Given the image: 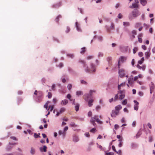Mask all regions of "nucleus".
I'll use <instances>...</instances> for the list:
<instances>
[{"label": "nucleus", "mask_w": 155, "mask_h": 155, "mask_svg": "<svg viewBox=\"0 0 155 155\" xmlns=\"http://www.w3.org/2000/svg\"><path fill=\"white\" fill-rule=\"evenodd\" d=\"M78 62L83 64V67L84 69V71L86 72L90 73L91 72L94 73L96 72L97 65L93 63H90V68H89L87 65L86 64V61H85L80 59L78 61Z\"/></svg>", "instance_id": "1"}, {"label": "nucleus", "mask_w": 155, "mask_h": 155, "mask_svg": "<svg viewBox=\"0 0 155 155\" xmlns=\"http://www.w3.org/2000/svg\"><path fill=\"white\" fill-rule=\"evenodd\" d=\"M95 90H91L89 91L88 93H86L84 94V96L85 97L84 100L85 101H87L89 99L92 98V94L93 93L95 92Z\"/></svg>", "instance_id": "2"}, {"label": "nucleus", "mask_w": 155, "mask_h": 155, "mask_svg": "<svg viewBox=\"0 0 155 155\" xmlns=\"http://www.w3.org/2000/svg\"><path fill=\"white\" fill-rule=\"evenodd\" d=\"M118 94L119 95L118 99L121 101L125 97V91L124 90L118 91Z\"/></svg>", "instance_id": "3"}, {"label": "nucleus", "mask_w": 155, "mask_h": 155, "mask_svg": "<svg viewBox=\"0 0 155 155\" xmlns=\"http://www.w3.org/2000/svg\"><path fill=\"white\" fill-rule=\"evenodd\" d=\"M43 95L42 92L41 91H38V92L37 96L35 98L36 101L40 102L41 100Z\"/></svg>", "instance_id": "4"}, {"label": "nucleus", "mask_w": 155, "mask_h": 155, "mask_svg": "<svg viewBox=\"0 0 155 155\" xmlns=\"http://www.w3.org/2000/svg\"><path fill=\"white\" fill-rule=\"evenodd\" d=\"M126 71L123 68L119 69L118 74L120 78H123L124 77L125 75Z\"/></svg>", "instance_id": "5"}, {"label": "nucleus", "mask_w": 155, "mask_h": 155, "mask_svg": "<svg viewBox=\"0 0 155 155\" xmlns=\"http://www.w3.org/2000/svg\"><path fill=\"white\" fill-rule=\"evenodd\" d=\"M132 14L133 17L136 18L139 16L141 13L140 11L137 9H135L132 12Z\"/></svg>", "instance_id": "6"}, {"label": "nucleus", "mask_w": 155, "mask_h": 155, "mask_svg": "<svg viewBox=\"0 0 155 155\" xmlns=\"http://www.w3.org/2000/svg\"><path fill=\"white\" fill-rule=\"evenodd\" d=\"M15 144L16 143H15L9 142L7 146L6 147V150L8 151L10 150L13 147V145Z\"/></svg>", "instance_id": "7"}, {"label": "nucleus", "mask_w": 155, "mask_h": 155, "mask_svg": "<svg viewBox=\"0 0 155 155\" xmlns=\"http://www.w3.org/2000/svg\"><path fill=\"white\" fill-rule=\"evenodd\" d=\"M119 113V111L115 110H113L111 114V116L113 117H115Z\"/></svg>", "instance_id": "8"}, {"label": "nucleus", "mask_w": 155, "mask_h": 155, "mask_svg": "<svg viewBox=\"0 0 155 155\" xmlns=\"http://www.w3.org/2000/svg\"><path fill=\"white\" fill-rule=\"evenodd\" d=\"M62 5V4L61 2H59L52 5L51 6V8H57L61 6Z\"/></svg>", "instance_id": "9"}, {"label": "nucleus", "mask_w": 155, "mask_h": 155, "mask_svg": "<svg viewBox=\"0 0 155 155\" xmlns=\"http://www.w3.org/2000/svg\"><path fill=\"white\" fill-rule=\"evenodd\" d=\"M75 26L77 30L79 32H81L82 30L81 28L80 25L78 23L77 21H76L75 23Z\"/></svg>", "instance_id": "10"}, {"label": "nucleus", "mask_w": 155, "mask_h": 155, "mask_svg": "<svg viewBox=\"0 0 155 155\" xmlns=\"http://www.w3.org/2000/svg\"><path fill=\"white\" fill-rule=\"evenodd\" d=\"M65 110V108L64 107H62L59 111L57 112L56 114V117L58 116L60 114L64 112Z\"/></svg>", "instance_id": "11"}, {"label": "nucleus", "mask_w": 155, "mask_h": 155, "mask_svg": "<svg viewBox=\"0 0 155 155\" xmlns=\"http://www.w3.org/2000/svg\"><path fill=\"white\" fill-rule=\"evenodd\" d=\"M72 140L74 142L77 143L79 141V139L78 136L74 134L73 135Z\"/></svg>", "instance_id": "12"}, {"label": "nucleus", "mask_w": 155, "mask_h": 155, "mask_svg": "<svg viewBox=\"0 0 155 155\" xmlns=\"http://www.w3.org/2000/svg\"><path fill=\"white\" fill-rule=\"evenodd\" d=\"M134 102L135 103L134 106V109L135 110H137L138 109L139 103L136 100H134Z\"/></svg>", "instance_id": "13"}, {"label": "nucleus", "mask_w": 155, "mask_h": 155, "mask_svg": "<svg viewBox=\"0 0 155 155\" xmlns=\"http://www.w3.org/2000/svg\"><path fill=\"white\" fill-rule=\"evenodd\" d=\"M131 79L133 80V78H129L128 79V81L131 87H133L134 85V84L133 81H132Z\"/></svg>", "instance_id": "14"}, {"label": "nucleus", "mask_w": 155, "mask_h": 155, "mask_svg": "<svg viewBox=\"0 0 155 155\" xmlns=\"http://www.w3.org/2000/svg\"><path fill=\"white\" fill-rule=\"evenodd\" d=\"M36 153V150L35 148L33 147L31 148L30 150V153L31 155H34Z\"/></svg>", "instance_id": "15"}, {"label": "nucleus", "mask_w": 155, "mask_h": 155, "mask_svg": "<svg viewBox=\"0 0 155 155\" xmlns=\"http://www.w3.org/2000/svg\"><path fill=\"white\" fill-rule=\"evenodd\" d=\"M126 57L123 56H121L120 58H119L118 61H120V62L123 63L126 60Z\"/></svg>", "instance_id": "16"}, {"label": "nucleus", "mask_w": 155, "mask_h": 155, "mask_svg": "<svg viewBox=\"0 0 155 155\" xmlns=\"http://www.w3.org/2000/svg\"><path fill=\"white\" fill-rule=\"evenodd\" d=\"M68 72L72 75H74L76 74L75 72L73 71L72 69L70 67L68 68Z\"/></svg>", "instance_id": "17"}, {"label": "nucleus", "mask_w": 155, "mask_h": 155, "mask_svg": "<svg viewBox=\"0 0 155 155\" xmlns=\"http://www.w3.org/2000/svg\"><path fill=\"white\" fill-rule=\"evenodd\" d=\"M68 103V101L66 99H64L62 100L61 102V104L62 105L64 106L66 105Z\"/></svg>", "instance_id": "18"}, {"label": "nucleus", "mask_w": 155, "mask_h": 155, "mask_svg": "<svg viewBox=\"0 0 155 155\" xmlns=\"http://www.w3.org/2000/svg\"><path fill=\"white\" fill-rule=\"evenodd\" d=\"M138 5L137 3H133L132 4V5H130L129 7L131 8H138Z\"/></svg>", "instance_id": "19"}, {"label": "nucleus", "mask_w": 155, "mask_h": 155, "mask_svg": "<svg viewBox=\"0 0 155 155\" xmlns=\"http://www.w3.org/2000/svg\"><path fill=\"white\" fill-rule=\"evenodd\" d=\"M47 147L45 145L43 146V147H40L39 148L40 151L42 152L43 151H44L45 152L47 151Z\"/></svg>", "instance_id": "20"}, {"label": "nucleus", "mask_w": 155, "mask_h": 155, "mask_svg": "<svg viewBox=\"0 0 155 155\" xmlns=\"http://www.w3.org/2000/svg\"><path fill=\"white\" fill-rule=\"evenodd\" d=\"M140 3L143 6H145L147 3V0H140Z\"/></svg>", "instance_id": "21"}, {"label": "nucleus", "mask_w": 155, "mask_h": 155, "mask_svg": "<svg viewBox=\"0 0 155 155\" xmlns=\"http://www.w3.org/2000/svg\"><path fill=\"white\" fill-rule=\"evenodd\" d=\"M130 146L131 148L133 149L136 148L138 147L137 144L134 143H131Z\"/></svg>", "instance_id": "22"}, {"label": "nucleus", "mask_w": 155, "mask_h": 155, "mask_svg": "<svg viewBox=\"0 0 155 155\" xmlns=\"http://www.w3.org/2000/svg\"><path fill=\"white\" fill-rule=\"evenodd\" d=\"M150 89L151 90H153L155 88V86L154 84L152 82H151L150 84L149 85Z\"/></svg>", "instance_id": "23"}, {"label": "nucleus", "mask_w": 155, "mask_h": 155, "mask_svg": "<svg viewBox=\"0 0 155 155\" xmlns=\"http://www.w3.org/2000/svg\"><path fill=\"white\" fill-rule=\"evenodd\" d=\"M94 101V100L92 99H91L88 102V105L89 107H91L93 104H92L93 102Z\"/></svg>", "instance_id": "24"}, {"label": "nucleus", "mask_w": 155, "mask_h": 155, "mask_svg": "<svg viewBox=\"0 0 155 155\" xmlns=\"http://www.w3.org/2000/svg\"><path fill=\"white\" fill-rule=\"evenodd\" d=\"M58 134L59 135H63V137H64L65 134H66V132H65L64 131H61V130H59L58 132Z\"/></svg>", "instance_id": "25"}, {"label": "nucleus", "mask_w": 155, "mask_h": 155, "mask_svg": "<svg viewBox=\"0 0 155 155\" xmlns=\"http://www.w3.org/2000/svg\"><path fill=\"white\" fill-rule=\"evenodd\" d=\"M122 107L121 105H118L115 107V110L119 111L121 109Z\"/></svg>", "instance_id": "26"}, {"label": "nucleus", "mask_w": 155, "mask_h": 155, "mask_svg": "<svg viewBox=\"0 0 155 155\" xmlns=\"http://www.w3.org/2000/svg\"><path fill=\"white\" fill-rule=\"evenodd\" d=\"M80 104L78 103H76L75 106V108L76 111L77 112L79 111L80 107Z\"/></svg>", "instance_id": "27"}, {"label": "nucleus", "mask_w": 155, "mask_h": 155, "mask_svg": "<svg viewBox=\"0 0 155 155\" xmlns=\"http://www.w3.org/2000/svg\"><path fill=\"white\" fill-rule=\"evenodd\" d=\"M66 56L67 57L71 58H73L74 57V54H66Z\"/></svg>", "instance_id": "28"}, {"label": "nucleus", "mask_w": 155, "mask_h": 155, "mask_svg": "<svg viewBox=\"0 0 155 155\" xmlns=\"http://www.w3.org/2000/svg\"><path fill=\"white\" fill-rule=\"evenodd\" d=\"M104 54L103 52L100 51L97 54V57L99 58L101 57H102L104 56Z\"/></svg>", "instance_id": "29"}, {"label": "nucleus", "mask_w": 155, "mask_h": 155, "mask_svg": "<svg viewBox=\"0 0 155 155\" xmlns=\"http://www.w3.org/2000/svg\"><path fill=\"white\" fill-rule=\"evenodd\" d=\"M150 53L148 52H146L145 53V56L146 58L148 59L150 55Z\"/></svg>", "instance_id": "30"}, {"label": "nucleus", "mask_w": 155, "mask_h": 155, "mask_svg": "<svg viewBox=\"0 0 155 155\" xmlns=\"http://www.w3.org/2000/svg\"><path fill=\"white\" fill-rule=\"evenodd\" d=\"M83 91H78L76 92V95L78 96L83 94Z\"/></svg>", "instance_id": "31"}, {"label": "nucleus", "mask_w": 155, "mask_h": 155, "mask_svg": "<svg viewBox=\"0 0 155 155\" xmlns=\"http://www.w3.org/2000/svg\"><path fill=\"white\" fill-rule=\"evenodd\" d=\"M119 141V143L118 144V146L119 147H121L122 146V143H123V140L121 138L120 139H119L118 140Z\"/></svg>", "instance_id": "32"}, {"label": "nucleus", "mask_w": 155, "mask_h": 155, "mask_svg": "<svg viewBox=\"0 0 155 155\" xmlns=\"http://www.w3.org/2000/svg\"><path fill=\"white\" fill-rule=\"evenodd\" d=\"M96 144L97 145V147L98 148H99L101 150H104V149L102 146L100 145L98 143H96Z\"/></svg>", "instance_id": "33"}, {"label": "nucleus", "mask_w": 155, "mask_h": 155, "mask_svg": "<svg viewBox=\"0 0 155 155\" xmlns=\"http://www.w3.org/2000/svg\"><path fill=\"white\" fill-rule=\"evenodd\" d=\"M70 126L72 127H77V125L75 123L73 122H71L70 124Z\"/></svg>", "instance_id": "34"}, {"label": "nucleus", "mask_w": 155, "mask_h": 155, "mask_svg": "<svg viewBox=\"0 0 155 155\" xmlns=\"http://www.w3.org/2000/svg\"><path fill=\"white\" fill-rule=\"evenodd\" d=\"M40 134V133L37 134V133H35L34 134V136L35 138H40L41 137L39 135Z\"/></svg>", "instance_id": "35"}, {"label": "nucleus", "mask_w": 155, "mask_h": 155, "mask_svg": "<svg viewBox=\"0 0 155 155\" xmlns=\"http://www.w3.org/2000/svg\"><path fill=\"white\" fill-rule=\"evenodd\" d=\"M123 25L126 26H130V23L128 22H123Z\"/></svg>", "instance_id": "36"}, {"label": "nucleus", "mask_w": 155, "mask_h": 155, "mask_svg": "<svg viewBox=\"0 0 155 155\" xmlns=\"http://www.w3.org/2000/svg\"><path fill=\"white\" fill-rule=\"evenodd\" d=\"M119 98V95L118 94V93L117 94H116L115 95V97L114 99V101H116Z\"/></svg>", "instance_id": "37"}, {"label": "nucleus", "mask_w": 155, "mask_h": 155, "mask_svg": "<svg viewBox=\"0 0 155 155\" xmlns=\"http://www.w3.org/2000/svg\"><path fill=\"white\" fill-rule=\"evenodd\" d=\"M81 51H80L81 54H83L85 51V47L82 48H81Z\"/></svg>", "instance_id": "38"}, {"label": "nucleus", "mask_w": 155, "mask_h": 155, "mask_svg": "<svg viewBox=\"0 0 155 155\" xmlns=\"http://www.w3.org/2000/svg\"><path fill=\"white\" fill-rule=\"evenodd\" d=\"M67 88L69 90H70L71 89L72 87V85L71 84H69L67 85Z\"/></svg>", "instance_id": "39"}, {"label": "nucleus", "mask_w": 155, "mask_h": 155, "mask_svg": "<svg viewBox=\"0 0 155 155\" xmlns=\"http://www.w3.org/2000/svg\"><path fill=\"white\" fill-rule=\"evenodd\" d=\"M62 17V16L61 15H58L56 18L55 19V21L57 22L58 23L59 21V19H58L59 18H61Z\"/></svg>", "instance_id": "40"}, {"label": "nucleus", "mask_w": 155, "mask_h": 155, "mask_svg": "<svg viewBox=\"0 0 155 155\" xmlns=\"http://www.w3.org/2000/svg\"><path fill=\"white\" fill-rule=\"evenodd\" d=\"M81 83L82 84H84L85 85H87V82L85 81L84 80H81L80 81Z\"/></svg>", "instance_id": "41"}, {"label": "nucleus", "mask_w": 155, "mask_h": 155, "mask_svg": "<svg viewBox=\"0 0 155 155\" xmlns=\"http://www.w3.org/2000/svg\"><path fill=\"white\" fill-rule=\"evenodd\" d=\"M141 133L139 131L136 134L135 137L136 138H137L140 137V136L141 135Z\"/></svg>", "instance_id": "42"}, {"label": "nucleus", "mask_w": 155, "mask_h": 155, "mask_svg": "<svg viewBox=\"0 0 155 155\" xmlns=\"http://www.w3.org/2000/svg\"><path fill=\"white\" fill-rule=\"evenodd\" d=\"M97 38L98 41H101L103 40V37L101 36H98Z\"/></svg>", "instance_id": "43"}, {"label": "nucleus", "mask_w": 155, "mask_h": 155, "mask_svg": "<svg viewBox=\"0 0 155 155\" xmlns=\"http://www.w3.org/2000/svg\"><path fill=\"white\" fill-rule=\"evenodd\" d=\"M64 65L62 63H60L58 65H56L57 67L60 68H61L63 67Z\"/></svg>", "instance_id": "44"}, {"label": "nucleus", "mask_w": 155, "mask_h": 155, "mask_svg": "<svg viewBox=\"0 0 155 155\" xmlns=\"http://www.w3.org/2000/svg\"><path fill=\"white\" fill-rule=\"evenodd\" d=\"M127 103V100L126 99H124L122 102V104L123 105H126Z\"/></svg>", "instance_id": "45"}, {"label": "nucleus", "mask_w": 155, "mask_h": 155, "mask_svg": "<svg viewBox=\"0 0 155 155\" xmlns=\"http://www.w3.org/2000/svg\"><path fill=\"white\" fill-rule=\"evenodd\" d=\"M46 81V80L45 78H42L41 79V82L44 85V84L45 83Z\"/></svg>", "instance_id": "46"}, {"label": "nucleus", "mask_w": 155, "mask_h": 155, "mask_svg": "<svg viewBox=\"0 0 155 155\" xmlns=\"http://www.w3.org/2000/svg\"><path fill=\"white\" fill-rule=\"evenodd\" d=\"M67 97L68 99L70 101H71L72 100L71 99V95L69 94H68L67 96Z\"/></svg>", "instance_id": "47"}, {"label": "nucleus", "mask_w": 155, "mask_h": 155, "mask_svg": "<svg viewBox=\"0 0 155 155\" xmlns=\"http://www.w3.org/2000/svg\"><path fill=\"white\" fill-rule=\"evenodd\" d=\"M138 50V48L137 47H134V49H133V53L134 54H135L136 53V51H137Z\"/></svg>", "instance_id": "48"}, {"label": "nucleus", "mask_w": 155, "mask_h": 155, "mask_svg": "<svg viewBox=\"0 0 155 155\" xmlns=\"http://www.w3.org/2000/svg\"><path fill=\"white\" fill-rule=\"evenodd\" d=\"M94 58V56L92 55L88 56L86 58V59L87 60H90L93 59Z\"/></svg>", "instance_id": "49"}, {"label": "nucleus", "mask_w": 155, "mask_h": 155, "mask_svg": "<svg viewBox=\"0 0 155 155\" xmlns=\"http://www.w3.org/2000/svg\"><path fill=\"white\" fill-rule=\"evenodd\" d=\"M22 98H21V97H18L17 98V103H18V104L20 102H21V101H22Z\"/></svg>", "instance_id": "50"}, {"label": "nucleus", "mask_w": 155, "mask_h": 155, "mask_svg": "<svg viewBox=\"0 0 155 155\" xmlns=\"http://www.w3.org/2000/svg\"><path fill=\"white\" fill-rule=\"evenodd\" d=\"M112 59V58L111 57H107V60L108 61L109 64L110 63V61H111Z\"/></svg>", "instance_id": "51"}, {"label": "nucleus", "mask_w": 155, "mask_h": 155, "mask_svg": "<svg viewBox=\"0 0 155 155\" xmlns=\"http://www.w3.org/2000/svg\"><path fill=\"white\" fill-rule=\"evenodd\" d=\"M44 107L45 108H46V109L47 110H49V108H48V104L46 103L44 105Z\"/></svg>", "instance_id": "52"}, {"label": "nucleus", "mask_w": 155, "mask_h": 155, "mask_svg": "<svg viewBox=\"0 0 155 155\" xmlns=\"http://www.w3.org/2000/svg\"><path fill=\"white\" fill-rule=\"evenodd\" d=\"M78 9L79 10L80 12L82 14H84V10L83 9L78 8Z\"/></svg>", "instance_id": "53"}, {"label": "nucleus", "mask_w": 155, "mask_h": 155, "mask_svg": "<svg viewBox=\"0 0 155 155\" xmlns=\"http://www.w3.org/2000/svg\"><path fill=\"white\" fill-rule=\"evenodd\" d=\"M70 28L69 27L67 26V29H66V30L65 31V32L66 33H68L70 31Z\"/></svg>", "instance_id": "54"}, {"label": "nucleus", "mask_w": 155, "mask_h": 155, "mask_svg": "<svg viewBox=\"0 0 155 155\" xmlns=\"http://www.w3.org/2000/svg\"><path fill=\"white\" fill-rule=\"evenodd\" d=\"M101 108V106L100 105H97L95 109L96 110L98 111Z\"/></svg>", "instance_id": "55"}, {"label": "nucleus", "mask_w": 155, "mask_h": 155, "mask_svg": "<svg viewBox=\"0 0 155 155\" xmlns=\"http://www.w3.org/2000/svg\"><path fill=\"white\" fill-rule=\"evenodd\" d=\"M96 131V130L95 128H93L90 130V132L93 133H94Z\"/></svg>", "instance_id": "56"}, {"label": "nucleus", "mask_w": 155, "mask_h": 155, "mask_svg": "<svg viewBox=\"0 0 155 155\" xmlns=\"http://www.w3.org/2000/svg\"><path fill=\"white\" fill-rule=\"evenodd\" d=\"M140 25H141V23H140V22L137 23L135 25V27L137 28V27H139V26H140Z\"/></svg>", "instance_id": "57"}, {"label": "nucleus", "mask_w": 155, "mask_h": 155, "mask_svg": "<svg viewBox=\"0 0 155 155\" xmlns=\"http://www.w3.org/2000/svg\"><path fill=\"white\" fill-rule=\"evenodd\" d=\"M52 97V94L50 92H48V97L49 98H50Z\"/></svg>", "instance_id": "58"}, {"label": "nucleus", "mask_w": 155, "mask_h": 155, "mask_svg": "<svg viewBox=\"0 0 155 155\" xmlns=\"http://www.w3.org/2000/svg\"><path fill=\"white\" fill-rule=\"evenodd\" d=\"M51 90L53 91L55 90V85L54 84H52L51 86Z\"/></svg>", "instance_id": "59"}, {"label": "nucleus", "mask_w": 155, "mask_h": 155, "mask_svg": "<svg viewBox=\"0 0 155 155\" xmlns=\"http://www.w3.org/2000/svg\"><path fill=\"white\" fill-rule=\"evenodd\" d=\"M84 135L86 137H90V135L89 134L88 132L84 134Z\"/></svg>", "instance_id": "60"}, {"label": "nucleus", "mask_w": 155, "mask_h": 155, "mask_svg": "<svg viewBox=\"0 0 155 155\" xmlns=\"http://www.w3.org/2000/svg\"><path fill=\"white\" fill-rule=\"evenodd\" d=\"M53 39L54 41L57 42H59V40L57 38L55 37H53Z\"/></svg>", "instance_id": "61"}, {"label": "nucleus", "mask_w": 155, "mask_h": 155, "mask_svg": "<svg viewBox=\"0 0 155 155\" xmlns=\"http://www.w3.org/2000/svg\"><path fill=\"white\" fill-rule=\"evenodd\" d=\"M117 17L118 18L121 19L122 18V15L121 13H120L118 14Z\"/></svg>", "instance_id": "62"}, {"label": "nucleus", "mask_w": 155, "mask_h": 155, "mask_svg": "<svg viewBox=\"0 0 155 155\" xmlns=\"http://www.w3.org/2000/svg\"><path fill=\"white\" fill-rule=\"evenodd\" d=\"M117 153L119 155H121V150H119L118 151H116L115 152Z\"/></svg>", "instance_id": "63"}, {"label": "nucleus", "mask_w": 155, "mask_h": 155, "mask_svg": "<svg viewBox=\"0 0 155 155\" xmlns=\"http://www.w3.org/2000/svg\"><path fill=\"white\" fill-rule=\"evenodd\" d=\"M138 55L140 57H141L143 55V53L141 52H140L138 53Z\"/></svg>", "instance_id": "64"}]
</instances>
